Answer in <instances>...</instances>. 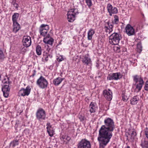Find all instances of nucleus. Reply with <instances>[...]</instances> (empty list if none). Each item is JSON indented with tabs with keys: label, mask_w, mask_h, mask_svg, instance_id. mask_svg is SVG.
I'll use <instances>...</instances> for the list:
<instances>
[{
	"label": "nucleus",
	"mask_w": 148,
	"mask_h": 148,
	"mask_svg": "<svg viewBox=\"0 0 148 148\" xmlns=\"http://www.w3.org/2000/svg\"><path fill=\"white\" fill-rule=\"evenodd\" d=\"M104 125L99 130L97 140L99 143V148H104L110 141L112 136V132L115 129L114 122L110 118L104 120Z\"/></svg>",
	"instance_id": "obj_1"
},
{
	"label": "nucleus",
	"mask_w": 148,
	"mask_h": 148,
	"mask_svg": "<svg viewBox=\"0 0 148 148\" xmlns=\"http://www.w3.org/2000/svg\"><path fill=\"white\" fill-rule=\"evenodd\" d=\"M133 80L135 82L134 86H136V90L137 92H139L144 83L143 78L140 76L136 75L133 76Z\"/></svg>",
	"instance_id": "obj_2"
},
{
	"label": "nucleus",
	"mask_w": 148,
	"mask_h": 148,
	"mask_svg": "<svg viewBox=\"0 0 148 148\" xmlns=\"http://www.w3.org/2000/svg\"><path fill=\"white\" fill-rule=\"evenodd\" d=\"M121 38L122 36L120 34L114 32L109 37V42L112 45H118Z\"/></svg>",
	"instance_id": "obj_3"
},
{
	"label": "nucleus",
	"mask_w": 148,
	"mask_h": 148,
	"mask_svg": "<svg viewBox=\"0 0 148 148\" xmlns=\"http://www.w3.org/2000/svg\"><path fill=\"white\" fill-rule=\"evenodd\" d=\"M36 83L39 87L41 89L46 88L48 84L46 79L42 76L37 79Z\"/></svg>",
	"instance_id": "obj_4"
},
{
	"label": "nucleus",
	"mask_w": 148,
	"mask_h": 148,
	"mask_svg": "<svg viewBox=\"0 0 148 148\" xmlns=\"http://www.w3.org/2000/svg\"><path fill=\"white\" fill-rule=\"evenodd\" d=\"M77 14L78 12L77 9H71L67 14L68 21L70 22H73L75 19V15Z\"/></svg>",
	"instance_id": "obj_5"
},
{
	"label": "nucleus",
	"mask_w": 148,
	"mask_h": 148,
	"mask_svg": "<svg viewBox=\"0 0 148 148\" xmlns=\"http://www.w3.org/2000/svg\"><path fill=\"white\" fill-rule=\"evenodd\" d=\"M77 148H91L90 142L85 139H82L78 142L77 145Z\"/></svg>",
	"instance_id": "obj_6"
},
{
	"label": "nucleus",
	"mask_w": 148,
	"mask_h": 148,
	"mask_svg": "<svg viewBox=\"0 0 148 148\" xmlns=\"http://www.w3.org/2000/svg\"><path fill=\"white\" fill-rule=\"evenodd\" d=\"M36 117L39 121L45 120L46 113L45 110L42 108L38 109L36 113Z\"/></svg>",
	"instance_id": "obj_7"
},
{
	"label": "nucleus",
	"mask_w": 148,
	"mask_h": 148,
	"mask_svg": "<svg viewBox=\"0 0 148 148\" xmlns=\"http://www.w3.org/2000/svg\"><path fill=\"white\" fill-rule=\"evenodd\" d=\"M31 89L29 86H27L25 89L21 88L19 91L18 94L19 96H28L30 93Z\"/></svg>",
	"instance_id": "obj_8"
},
{
	"label": "nucleus",
	"mask_w": 148,
	"mask_h": 148,
	"mask_svg": "<svg viewBox=\"0 0 148 148\" xmlns=\"http://www.w3.org/2000/svg\"><path fill=\"white\" fill-rule=\"evenodd\" d=\"M103 94L105 99L107 100L110 101L112 100V93L110 89L104 90L103 92Z\"/></svg>",
	"instance_id": "obj_9"
},
{
	"label": "nucleus",
	"mask_w": 148,
	"mask_h": 148,
	"mask_svg": "<svg viewBox=\"0 0 148 148\" xmlns=\"http://www.w3.org/2000/svg\"><path fill=\"white\" fill-rule=\"evenodd\" d=\"M125 30L126 33L129 36L135 35V32L134 29L132 26L129 24H127L125 27Z\"/></svg>",
	"instance_id": "obj_10"
},
{
	"label": "nucleus",
	"mask_w": 148,
	"mask_h": 148,
	"mask_svg": "<svg viewBox=\"0 0 148 148\" xmlns=\"http://www.w3.org/2000/svg\"><path fill=\"white\" fill-rule=\"evenodd\" d=\"M23 45L26 47L30 46L31 44V40L29 36H24L22 40Z\"/></svg>",
	"instance_id": "obj_11"
},
{
	"label": "nucleus",
	"mask_w": 148,
	"mask_h": 148,
	"mask_svg": "<svg viewBox=\"0 0 148 148\" xmlns=\"http://www.w3.org/2000/svg\"><path fill=\"white\" fill-rule=\"evenodd\" d=\"M120 75V73H110L107 77V80H117L119 79V77Z\"/></svg>",
	"instance_id": "obj_12"
},
{
	"label": "nucleus",
	"mask_w": 148,
	"mask_h": 148,
	"mask_svg": "<svg viewBox=\"0 0 148 148\" xmlns=\"http://www.w3.org/2000/svg\"><path fill=\"white\" fill-rule=\"evenodd\" d=\"M113 25L110 23V21H108L106 23V26L104 27L106 32L107 33L110 34L113 31Z\"/></svg>",
	"instance_id": "obj_13"
},
{
	"label": "nucleus",
	"mask_w": 148,
	"mask_h": 148,
	"mask_svg": "<svg viewBox=\"0 0 148 148\" xmlns=\"http://www.w3.org/2000/svg\"><path fill=\"white\" fill-rule=\"evenodd\" d=\"M107 8L110 16H112V14H116L118 12L117 8L116 7L113 8L110 4L108 5Z\"/></svg>",
	"instance_id": "obj_14"
},
{
	"label": "nucleus",
	"mask_w": 148,
	"mask_h": 148,
	"mask_svg": "<svg viewBox=\"0 0 148 148\" xmlns=\"http://www.w3.org/2000/svg\"><path fill=\"white\" fill-rule=\"evenodd\" d=\"M5 79L2 81L3 84L2 85V90H5V91H10V88L9 86L10 83L7 82V81H5Z\"/></svg>",
	"instance_id": "obj_15"
},
{
	"label": "nucleus",
	"mask_w": 148,
	"mask_h": 148,
	"mask_svg": "<svg viewBox=\"0 0 148 148\" xmlns=\"http://www.w3.org/2000/svg\"><path fill=\"white\" fill-rule=\"evenodd\" d=\"M50 37V35L49 34H48L46 35V37L44 38L43 39V41L45 43H47L51 45H52L54 41L53 39L51 38L50 39H48V38H49Z\"/></svg>",
	"instance_id": "obj_16"
},
{
	"label": "nucleus",
	"mask_w": 148,
	"mask_h": 148,
	"mask_svg": "<svg viewBox=\"0 0 148 148\" xmlns=\"http://www.w3.org/2000/svg\"><path fill=\"white\" fill-rule=\"evenodd\" d=\"M82 62L84 64L87 65H90L91 64V61L90 59L86 56H84L82 59Z\"/></svg>",
	"instance_id": "obj_17"
},
{
	"label": "nucleus",
	"mask_w": 148,
	"mask_h": 148,
	"mask_svg": "<svg viewBox=\"0 0 148 148\" xmlns=\"http://www.w3.org/2000/svg\"><path fill=\"white\" fill-rule=\"evenodd\" d=\"M89 111L91 113L95 112L97 109L96 104L94 103L91 102L89 107Z\"/></svg>",
	"instance_id": "obj_18"
},
{
	"label": "nucleus",
	"mask_w": 148,
	"mask_h": 148,
	"mask_svg": "<svg viewBox=\"0 0 148 148\" xmlns=\"http://www.w3.org/2000/svg\"><path fill=\"white\" fill-rule=\"evenodd\" d=\"M13 32L16 33L20 29V25L18 22L13 23Z\"/></svg>",
	"instance_id": "obj_19"
},
{
	"label": "nucleus",
	"mask_w": 148,
	"mask_h": 148,
	"mask_svg": "<svg viewBox=\"0 0 148 148\" xmlns=\"http://www.w3.org/2000/svg\"><path fill=\"white\" fill-rule=\"evenodd\" d=\"M140 145L142 148H148V141L144 139H142L141 140Z\"/></svg>",
	"instance_id": "obj_20"
},
{
	"label": "nucleus",
	"mask_w": 148,
	"mask_h": 148,
	"mask_svg": "<svg viewBox=\"0 0 148 148\" xmlns=\"http://www.w3.org/2000/svg\"><path fill=\"white\" fill-rule=\"evenodd\" d=\"M95 33V31L93 29L91 28L90 29L88 33V40H91L92 36Z\"/></svg>",
	"instance_id": "obj_21"
},
{
	"label": "nucleus",
	"mask_w": 148,
	"mask_h": 148,
	"mask_svg": "<svg viewBox=\"0 0 148 148\" xmlns=\"http://www.w3.org/2000/svg\"><path fill=\"white\" fill-rule=\"evenodd\" d=\"M43 57L42 58L45 59L46 62H47L49 58H51L52 57L51 55L45 52H44L43 53Z\"/></svg>",
	"instance_id": "obj_22"
},
{
	"label": "nucleus",
	"mask_w": 148,
	"mask_h": 148,
	"mask_svg": "<svg viewBox=\"0 0 148 148\" xmlns=\"http://www.w3.org/2000/svg\"><path fill=\"white\" fill-rule=\"evenodd\" d=\"M139 99V98L137 96H134L130 101L131 104L132 105L136 104L138 101Z\"/></svg>",
	"instance_id": "obj_23"
},
{
	"label": "nucleus",
	"mask_w": 148,
	"mask_h": 148,
	"mask_svg": "<svg viewBox=\"0 0 148 148\" xmlns=\"http://www.w3.org/2000/svg\"><path fill=\"white\" fill-rule=\"evenodd\" d=\"M47 29V30H49V27L48 25L44 24H42L39 27V32L40 31H43V30Z\"/></svg>",
	"instance_id": "obj_24"
},
{
	"label": "nucleus",
	"mask_w": 148,
	"mask_h": 148,
	"mask_svg": "<svg viewBox=\"0 0 148 148\" xmlns=\"http://www.w3.org/2000/svg\"><path fill=\"white\" fill-rule=\"evenodd\" d=\"M19 14L15 13L13 14L12 16V20L13 23L17 22V20Z\"/></svg>",
	"instance_id": "obj_25"
},
{
	"label": "nucleus",
	"mask_w": 148,
	"mask_h": 148,
	"mask_svg": "<svg viewBox=\"0 0 148 148\" xmlns=\"http://www.w3.org/2000/svg\"><path fill=\"white\" fill-rule=\"evenodd\" d=\"M36 53L37 55H40L41 54L42 49L41 46L39 45H38L36 47Z\"/></svg>",
	"instance_id": "obj_26"
},
{
	"label": "nucleus",
	"mask_w": 148,
	"mask_h": 148,
	"mask_svg": "<svg viewBox=\"0 0 148 148\" xmlns=\"http://www.w3.org/2000/svg\"><path fill=\"white\" fill-rule=\"evenodd\" d=\"M60 77H58L54 79L53 81V84L55 86H58L61 83Z\"/></svg>",
	"instance_id": "obj_27"
},
{
	"label": "nucleus",
	"mask_w": 148,
	"mask_h": 148,
	"mask_svg": "<svg viewBox=\"0 0 148 148\" xmlns=\"http://www.w3.org/2000/svg\"><path fill=\"white\" fill-rule=\"evenodd\" d=\"M47 131L50 136L52 137L53 136L54 131L53 130L52 127L47 129Z\"/></svg>",
	"instance_id": "obj_28"
},
{
	"label": "nucleus",
	"mask_w": 148,
	"mask_h": 148,
	"mask_svg": "<svg viewBox=\"0 0 148 148\" xmlns=\"http://www.w3.org/2000/svg\"><path fill=\"white\" fill-rule=\"evenodd\" d=\"M18 140H13L10 143V146L12 147H14L16 145H18Z\"/></svg>",
	"instance_id": "obj_29"
},
{
	"label": "nucleus",
	"mask_w": 148,
	"mask_h": 148,
	"mask_svg": "<svg viewBox=\"0 0 148 148\" xmlns=\"http://www.w3.org/2000/svg\"><path fill=\"white\" fill-rule=\"evenodd\" d=\"M11 7L13 8L12 11L15 10H18V8L19 7V5L18 4L16 3L13 4L11 5Z\"/></svg>",
	"instance_id": "obj_30"
},
{
	"label": "nucleus",
	"mask_w": 148,
	"mask_h": 148,
	"mask_svg": "<svg viewBox=\"0 0 148 148\" xmlns=\"http://www.w3.org/2000/svg\"><path fill=\"white\" fill-rule=\"evenodd\" d=\"M136 132L134 131H133L131 134H129L130 138L131 140H133L134 139L135 136H136Z\"/></svg>",
	"instance_id": "obj_31"
},
{
	"label": "nucleus",
	"mask_w": 148,
	"mask_h": 148,
	"mask_svg": "<svg viewBox=\"0 0 148 148\" xmlns=\"http://www.w3.org/2000/svg\"><path fill=\"white\" fill-rule=\"evenodd\" d=\"M85 1L89 8H90L92 5L91 0H85Z\"/></svg>",
	"instance_id": "obj_32"
},
{
	"label": "nucleus",
	"mask_w": 148,
	"mask_h": 148,
	"mask_svg": "<svg viewBox=\"0 0 148 148\" xmlns=\"http://www.w3.org/2000/svg\"><path fill=\"white\" fill-rule=\"evenodd\" d=\"M48 30H47V29L43 30V31H40V33L41 35L45 36L47 34Z\"/></svg>",
	"instance_id": "obj_33"
},
{
	"label": "nucleus",
	"mask_w": 148,
	"mask_h": 148,
	"mask_svg": "<svg viewBox=\"0 0 148 148\" xmlns=\"http://www.w3.org/2000/svg\"><path fill=\"white\" fill-rule=\"evenodd\" d=\"M122 100L125 101H126L128 99V97L125 95V92H123L122 94Z\"/></svg>",
	"instance_id": "obj_34"
},
{
	"label": "nucleus",
	"mask_w": 148,
	"mask_h": 148,
	"mask_svg": "<svg viewBox=\"0 0 148 148\" xmlns=\"http://www.w3.org/2000/svg\"><path fill=\"white\" fill-rule=\"evenodd\" d=\"M114 50L116 52L119 53L120 51V46H114L113 47Z\"/></svg>",
	"instance_id": "obj_35"
},
{
	"label": "nucleus",
	"mask_w": 148,
	"mask_h": 148,
	"mask_svg": "<svg viewBox=\"0 0 148 148\" xmlns=\"http://www.w3.org/2000/svg\"><path fill=\"white\" fill-rule=\"evenodd\" d=\"M114 17V21L112 22V23H111L112 24V25H113V24L114 23L117 24L119 22L118 17L116 15H115Z\"/></svg>",
	"instance_id": "obj_36"
},
{
	"label": "nucleus",
	"mask_w": 148,
	"mask_h": 148,
	"mask_svg": "<svg viewBox=\"0 0 148 148\" xmlns=\"http://www.w3.org/2000/svg\"><path fill=\"white\" fill-rule=\"evenodd\" d=\"M5 58L3 51L0 49V60H3Z\"/></svg>",
	"instance_id": "obj_37"
},
{
	"label": "nucleus",
	"mask_w": 148,
	"mask_h": 148,
	"mask_svg": "<svg viewBox=\"0 0 148 148\" xmlns=\"http://www.w3.org/2000/svg\"><path fill=\"white\" fill-rule=\"evenodd\" d=\"M3 92V95L4 97L7 98L8 97L9 95V92L10 91H5V90H2Z\"/></svg>",
	"instance_id": "obj_38"
},
{
	"label": "nucleus",
	"mask_w": 148,
	"mask_h": 148,
	"mask_svg": "<svg viewBox=\"0 0 148 148\" xmlns=\"http://www.w3.org/2000/svg\"><path fill=\"white\" fill-rule=\"evenodd\" d=\"M78 116L79 118L81 121H83L85 119V117L84 115H82L81 114H79Z\"/></svg>",
	"instance_id": "obj_39"
},
{
	"label": "nucleus",
	"mask_w": 148,
	"mask_h": 148,
	"mask_svg": "<svg viewBox=\"0 0 148 148\" xmlns=\"http://www.w3.org/2000/svg\"><path fill=\"white\" fill-rule=\"evenodd\" d=\"M144 89L146 90L147 91L148 90V81H146L145 83Z\"/></svg>",
	"instance_id": "obj_40"
},
{
	"label": "nucleus",
	"mask_w": 148,
	"mask_h": 148,
	"mask_svg": "<svg viewBox=\"0 0 148 148\" xmlns=\"http://www.w3.org/2000/svg\"><path fill=\"white\" fill-rule=\"evenodd\" d=\"M142 47L140 43H138L137 44V48L139 49L140 51H142Z\"/></svg>",
	"instance_id": "obj_41"
},
{
	"label": "nucleus",
	"mask_w": 148,
	"mask_h": 148,
	"mask_svg": "<svg viewBox=\"0 0 148 148\" xmlns=\"http://www.w3.org/2000/svg\"><path fill=\"white\" fill-rule=\"evenodd\" d=\"M36 70H33L32 71V74L30 76V77H34V76L36 75Z\"/></svg>",
	"instance_id": "obj_42"
},
{
	"label": "nucleus",
	"mask_w": 148,
	"mask_h": 148,
	"mask_svg": "<svg viewBox=\"0 0 148 148\" xmlns=\"http://www.w3.org/2000/svg\"><path fill=\"white\" fill-rule=\"evenodd\" d=\"M64 59L62 56L59 57L58 58H57V60L59 62L62 61Z\"/></svg>",
	"instance_id": "obj_43"
},
{
	"label": "nucleus",
	"mask_w": 148,
	"mask_h": 148,
	"mask_svg": "<svg viewBox=\"0 0 148 148\" xmlns=\"http://www.w3.org/2000/svg\"><path fill=\"white\" fill-rule=\"evenodd\" d=\"M16 0H11L10 1V3L11 4V5L16 3Z\"/></svg>",
	"instance_id": "obj_44"
},
{
	"label": "nucleus",
	"mask_w": 148,
	"mask_h": 148,
	"mask_svg": "<svg viewBox=\"0 0 148 148\" xmlns=\"http://www.w3.org/2000/svg\"><path fill=\"white\" fill-rule=\"evenodd\" d=\"M47 129L51 127V126L50 123H47Z\"/></svg>",
	"instance_id": "obj_45"
},
{
	"label": "nucleus",
	"mask_w": 148,
	"mask_h": 148,
	"mask_svg": "<svg viewBox=\"0 0 148 148\" xmlns=\"http://www.w3.org/2000/svg\"><path fill=\"white\" fill-rule=\"evenodd\" d=\"M65 139L68 141H69L71 139L70 137L67 136H65Z\"/></svg>",
	"instance_id": "obj_46"
},
{
	"label": "nucleus",
	"mask_w": 148,
	"mask_h": 148,
	"mask_svg": "<svg viewBox=\"0 0 148 148\" xmlns=\"http://www.w3.org/2000/svg\"><path fill=\"white\" fill-rule=\"evenodd\" d=\"M8 80L7 81V82H9L10 84L11 83V82L10 81V78L9 77H8L7 78Z\"/></svg>",
	"instance_id": "obj_47"
},
{
	"label": "nucleus",
	"mask_w": 148,
	"mask_h": 148,
	"mask_svg": "<svg viewBox=\"0 0 148 148\" xmlns=\"http://www.w3.org/2000/svg\"><path fill=\"white\" fill-rule=\"evenodd\" d=\"M61 138L63 139V140H64V139H65V136H63Z\"/></svg>",
	"instance_id": "obj_48"
},
{
	"label": "nucleus",
	"mask_w": 148,
	"mask_h": 148,
	"mask_svg": "<svg viewBox=\"0 0 148 148\" xmlns=\"http://www.w3.org/2000/svg\"><path fill=\"white\" fill-rule=\"evenodd\" d=\"M64 79V78H61L60 77V82H61Z\"/></svg>",
	"instance_id": "obj_49"
},
{
	"label": "nucleus",
	"mask_w": 148,
	"mask_h": 148,
	"mask_svg": "<svg viewBox=\"0 0 148 148\" xmlns=\"http://www.w3.org/2000/svg\"><path fill=\"white\" fill-rule=\"evenodd\" d=\"M126 148H130V146H127V147Z\"/></svg>",
	"instance_id": "obj_50"
},
{
	"label": "nucleus",
	"mask_w": 148,
	"mask_h": 148,
	"mask_svg": "<svg viewBox=\"0 0 148 148\" xmlns=\"http://www.w3.org/2000/svg\"><path fill=\"white\" fill-rule=\"evenodd\" d=\"M99 66V65L98 64H97V66Z\"/></svg>",
	"instance_id": "obj_51"
},
{
	"label": "nucleus",
	"mask_w": 148,
	"mask_h": 148,
	"mask_svg": "<svg viewBox=\"0 0 148 148\" xmlns=\"http://www.w3.org/2000/svg\"><path fill=\"white\" fill-rule=\"evenodd\" d=\"M142 15L144 17V15L143 14H142Z\"/></svg>",
	"instance_id": "obj_52"
},
{
	"label": "nucleus",
	"mask_w": 148,
	"mask_h": 148,
	"mask_svg": "<svg viewBox=\"0 0 148 148\" xmlns=\"http://www.w3.org/2000/svg\"><path fill=\"white\" fill-rule=\"evenodd\" d=\"M47 148H51L50 147H48Z\"/></svg>",
	"instance_id": "obj_53"
}]
</instances>
